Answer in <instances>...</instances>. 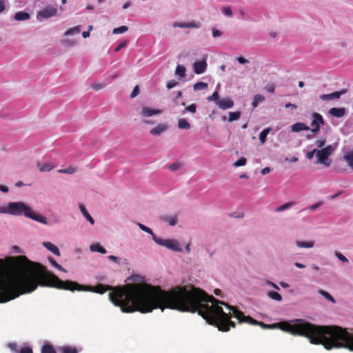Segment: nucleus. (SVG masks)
<instances>
[{
  "instance_id": "obj_45",
  "label": "nucleus",
  "mask_w": 353,
  "mask_h": 353,
  "mask_svg": "<svg viewBox=\"0 0 353 353\" xmlns=\"http://www.w3.org/2000/svg\"><path fill=\"white\" fill-rule=\"evenodd\" d=\"M178 83L174 80H170L167 82L166 86L168 89L173 88L175 87Z\"/></svg>"
},
{
  "instance_id": "obj_56",
  "label": "nucleus",
  "mask_w": 353,
  "mask_h": 353,
  "mask_svg": "<svg viewBox=\"0 0 353 353\" xmlns=\"http://www.w3.org/2000/svg\"><path fill=\"white\" fill-rule=\"evenodd\" d=\"M126 46V43H120L116 48H115V51L116 52H118L119 50H120L121 48H124L125 46Z\"/></svg>"
},
{
  "instance_id": "obj_4",
  "label": "nucleus",
  "mask_w": 353,
  "mask_h": 353,
  "mask_svg": "<svg viewBox=\"0 0 353 353\" xmlns=\"http://www.w3.org/2000/svg\"><path fill=\"white\" fill-rule=\"evenodd\" d=\"M336 150V146L328 145L325 148H322L321 150H317L316 151V157L317 161L316 163L324 164L326 166H329L330 165L331 161L328 160V157L332 154V152Z\"/></svg>"
},
{
  "instance_id": "obj_10",
  "label": "nucleus",
  "mask_w": 353,
  "mask_h": 353,
  "mask_svg": "<svg viewBox=\"0 0 353 353\" xmlns=\"http://www.w3.org/2000/svg\"><path fill=\"white\" fill-rule=\"evenodd\" d=\"M162 110L160 109H154L150 107H143L140 112L143 117H148L154 114H161Z\"/></svg>"
},
{
  "instance_id": "obj_33",
  "label": "nucleus",
  "mask_w": 353,
  "mask_h": 353,
  "mask_svg": "<svg viewBox=\"0 0 353 353\" xmlns=\"http://www.w3.org/2000/svg\"><path fill=\"white\" fill-rule=\"evenodd\" d=\"M61 353H77V350L75 347L65 346L61 348Z\"/></svg>"
},
{
  "instance_id": "obj_23",
  "label": "nucleus",
  "mask_w": 353,
  "mask_h": 353,
  "mask_svg": "<svg viewBox=\"0 0 353 353\" xmlns=\"http://www.w3.org/2000/svg\"><path fill=\"white\" fill-rule=\"evenodd\" d=\"M265 100V97L261 94H256L254 97L252 102V106L253 108H256L259 103H262Z\"/></svg>"
},
{
  "instance_id": "obj_59",
  "label": "nucleus",
  "mask_w": 353,
  "mask_h": 353,
  "mask_svg": "<svg viewBox=\"0 0 353 353\" xmlns=\"http://www.w3.org/2000/svg\"><path fill=\"white\" fill-rule=\"evenodd\" d=\"M321 205V203H315V204H314V205H311V206L310 207V210H314L316 209V208H317L319 206H320Z\"/></svg>"
},
{
  "instance_id": "obj_30",
  "label": "nucleus",
  "mask_w": 353,
  "mask_h": 353,
  "mask_svg": "<svg viewBox=\"0 0 353 353\" xmlns=\"http://www.w3.org/2000/svg\"><path fill=\"white\" fill-rule=\"evenodd\" d=\"M77 168L75 167L69 166L67 168L65 169H60L58 170V172L63 173V174H74L76 172Z\"/></svg>"
},
{
  "instance_id": "obj_2",
  "label": "nucleus",
  "mask_w": 353,
  "mask_h": 353,
  "mask_svg": "<svg viewBox=\"0 0 353 353\" xmlns=\"http://www.w3.org/2000/svg\"><path fill=\"white\" fill-rule=\"evenodd\" d=\"M11 270L3 279H0V303H6L21 294L34 291L39 285L59 290L91 291L103 294L110 289L102 284L86 286L76 281H62L39 263L30 261L20 255L11 259Z\"/></svg>"
},
{
  "instance_id": "obj_39",
  "label": "nucleus",
  "mask_w": 353,
  "mask_h": 353,
  "mask_svg": "<svg viewBox=\"0 0 353 353\" xmlns=\"http://www.w3.org/2000/svg\"><path fill=\"white\" fill-rule=\"evenodd\" d=\"M319 293L321 295H323L325 298H326L327 300L330 301L332 303H335L334 299L327 292L321 290L319 291Z\"/></svg>"
},
{
  "instance_id": "obj_27",
  "label": "nucleus",
  "mask_w": 353,
  "mask_h": 353,
  "mask_svg": "<svg viewBox=\"0 0 353 353\" xmlns=\"http://www.w3.org/2000/svg\"><path fill=\"white\" fill-rule=\"evenodd\" d=\"M178 128L180 129H190V124L184 119H180L178 121Z\"/></svg>"
},
{
  "instance_id": "obj_58",
  "label": "nucleus",
  "mask_w": 353,
  "mask_h": 353,
  "mask_svg": "<svg viewBox=\"0 0 353 353\" xmlns=\"http://www.w3.org/2000/svg\"><path fill=\"white\" fill-rule=\"evenodd\" d=\"M0 190L3 192H8L9 190L7 186L0 185Z\"/></svg>"
},
{
  "instance_id": "obj_13",
  "label": "nucleus",
  "mask_w": 353,
  "mask_h": 353,
  "mask_svg": "<svg viewBox=\"0 0 353 353\" xmlns=\"http://www.w3.org/2000/svg\"><path fill=\"white\" fill-rule=\"evenodd\" d=\"M291 129L292 132H298L301 130H308L310 128L305 123L297 122L292 125Z\"/></svg>"
},
{
  "instance_id": "obj_15",
  "label": "nucleus",
  "mask_w": 353,
  "mask_h": 353,
  "mask_svg": "<svg viewBox=\"0 0 353 353\" xmlns=\"http://www.w3.org/2000/svg\"><path fill=\"white\" fill-rule=\"evenodd\" d=\"M43 245L47 250L52 252L54 254L60 256V252L57 245L50 242H43Z\"/></svg>"
},
{
  "instance_id": "obj_11",
  "label": "nucleus",
  "mask_w": 353,
  "mask_h": 353,
  "mask_svg": "<svg viewBox=\"0 0 353 353\" xmlns=\"http://www.w3.org/2000/svg\"><path fill=\"white\" fill-rule=\"evenodd\" d=\"M216 105L222 110H227L234 106V101L229 98H223L219 99L216 102Z\"/></svg>"
},
{
  "instance_id": "obj_44",
  "label": "nucleus",
  "mask_w": 353,
  "mask_h": 353,
  "mask_svg": "<svg viewBox=\"0 0 353 353\" xmlns=\"http://www.w3.org/2000/svg\"><path fill=\"white\" fill-rule=\"evenodd\" d=\"M185 110L186 111H188L190 112H192V113H195L196 111V105L194 104V103H192L190 105H188L186 108H185Z\"/></svg>"
},
{
  "instance_id": "obj_3",
  "label": "nucleus",
  "mask_w": 353,
  "mask_h": 353,
  "mask_svg": "<svg viewBox=\"0 0 353 353\" xmlns=\"http://www.w3.org/2000/svg\"><path fill=\"white\" fill-rule=\"evenodd\" d=\"M0 213L9 214L14 216L23 215L35 221L47 224L46 217L39 214L35 213L32 208L23 202H10L6 207L0 208Z\"/></svg>"
},
{
  "instance_id": "obj_62",
  "label": "nucleus",
  "mask_w": 353,
  "mask_h": 353,
  "mask_svg": "<svg viewBox=\"0 0 353 353\" xmlns=\"http://www.w3.org/2000/svg\"><path fill=\"white\" fill-rule=\"evenodd\" d=\"M8 346L12 350H17V344L16 343H10Z\"/></svg>"
},
{
  "instance_id": "obj_51",
  "label": "nucleus",
  "mask_w": 353,
  "mask_h": 353,
  "mask_svg": "<svg viewBox=\"0 0 353 353\" xmlns=\"http://www.w3.org/2000/svg\"><path fill=\"white\" fill-rule=\"evenodd\" d=\"M316 151H317V149H314L312 151H310V152H307V154H306L307 158L309 159H312L313 157H314V154H316Z\"/></svg>"
},
{
  "instance_id": "obj_31",
  "label": "nucleus",
  "mask_w": 353,
  "mask_h": 353,
  "mask_svg": "<svg viewBox=\"0 0 353 353\" xmlns=\"http://www.w3.org/2000/svg\"><path fill=\"white\" fill-rule=\"evenodd\" d=\"M185 68L181 65H179L176 67L175 73L180 77H183L185 74Z\"/></svg>"
},
{
  "instance_id": "obj_60",
  "label": "nucleus",
  "mask_w": 353,
  "mask_h": 353,
  "mask_svg": "<svg viewBox=\"0 0 353 353\" xmlns=\"http://www.w3.org/2000/svg\"><path fill=\"white\" fill-rule=\"evenodd\" d=\"M294 265H295L296 267L299 268H301V269L304 268L305 267V265H303V264H302V263H299V262H296V263H294Z\"/></svg>"
},
{
  "instance_id": "obj_57",
  "label": "nucleus",
  "mask_w": 353,
  "mask_h": 353,
  "mask_svg": "<svg viewBox=\"0 0 353 353\" xmlns=\"http://www.w3.org/2000/svg\"><path fill=\"white\" fill-rule=\"evenodd\" d=\"M108 259L110 260V261H112L115 263H118V257L115 256H113V255H110L108 256Z\"/></svg>"
},
{
  "instance_id": "obj_16",
  "label": "nucleus",
  "mask_w": 353,
  "mask_h": 353,
  "mask_svg": "<svg viewBox=\"0 0 353 353\" xmlns=\"http://www.w3.org/2000/svg\"><path fill=\"white\" fill-rule=\"evenodd\" d=\"M37 168H39L40 172H49L54 168V165L51 163H41L40 162H37Z\"/></svg>"
},
{
  "instance_id": "obj_55",
  "label": "nucleus",
  "mask_w": 353,
  "mask_h": 353,
  "mask_svg": "<svg viewBox=\"0 0 353 353\" xmlns=\"http://www.w3.org/2000/svg\"><path fill=\"white\" fill-rule=\"evenodd\" d=\"M212 34L214 37H218L221 35V32L218 30H213Z\"/></svg>"
},
{
  "instance_id": "obj_36",
  "label": "nucleus",
  "mask_w": 353,
  "mask_h": 353,
  "mask_svg": "<svg viewBox=\"0 0 353 353\" xmlns=\"http://www.w3.org/2000/svg\"><path fill=\"white\" fill-rule=\"evenodd\" d=\"M79 32H80V27L79 26H76V27H74V28L68 29L65 32V35H66V36L72 35V34H74L75 33H79Z\"/></svg>"
},
{
  "instance_id": "obj_63",
  "label": "nucleus",
  "mask_w": 353,
  "mask_h": 353,
  "mask_svg": "<svg viewBox=\"0 0 353 353\" xmlns=\"http://www.w3.org/2000/svg\"><path fill=\"white\" fill-rule=\"evenodd\" d=\"M82 36L83 38H87L90 36V31H83L82 32Z\"/></svg>"
},
{
  "instance_id": "obj_7",
  "label": "nucleus",
  "mask_w": 353,
  "mask_h": 353,
  "mask_svg": "<svg viewBox=\"0 0 353 353\" xmlns=\"http://www.w3.org/2000/svg\"><path fill=\"white\" fill-rule=\"evenodd\" d=\"M312 117L313 120L311 123V125L313 127V128L311 130V131L313 133H316L320 130L321 124L324 123V120L323 117L317 112L313 113Z\"/></svg>"
},
{
  "instance_id": "obj_28",
  "label": "nucleus",
  "mask_w": 353,
  "mask_h": 353,
  "mask_svg": "<svg viewBox=\"0 0 353 353\" xmlns=\"http://www.w3.org/2000/svg\"><path fill=\"white\" fill-rule=\"evenodd\" d=\"M240 117H241V112L239 111L230 112L228 121L232 122L234 121L238 120L240 118Z\"/></svg>"
},
{
  "instance_id": "obj_24",
  "label": "nucleus",
  "mask_w": 353,
  "mask_h": 353,
  "mask_svg": "<svg viewBox=\"0 0 353 353\" xmlns=\"http://www.w3.org/2000/svg\"><path fill=\"white\" fill-rule=\"evenodd\" d=\"M296 244L299 248H311L314 246V242L313 241H297L296 242Z\"/></svg>"
},
{
  "instance_id": "obj_32",
  "label": "nucleus",
  "mask_w": 353,
  "mask_h": 353,
  "mask_svg": "<svg viewBox=\"0 0 353 353\" xmlns=\"http://www.w3.org/2000/svg\"><path fill=\"white\" fill-rule=\"evenodd\" d=\"M193 88L194 90H205L208 88V83L204 82H197L194 85Z\"/></svg>"
},
{
  "instance_id": "obj_48",
  "label": "nucleus",
  "mask_w": 353,
  "mask_h": 353,
  "mask_svg": "<svg viewBox=\"0 0 353 353\" xmlns=\"http://www.w3.org/2000/svg\"><path fill=\"white\" fill-rule=\"evenodd\" d=\"M19 353H33V352L31 347H24L21 348Z\"/></svg>"
},
{
  "instance_id": "obj_8",
  "label": "nucleus",
  "mask_w": 353,
  "mask_h": 353,
  "mask_svg": "<svg viewBox=\"0 0 353 353\" xmlns=\"http://www.w3.org/2000/svg\"><path fill=\"white\" fill-rule=\"evenodd\" d=\"M347 90L343 89L340 91L334 92L330 94H325L320 96V99L323 101H330L336 99L341 97V95L345 94Z\"/></svg>"
},
{
  "instance_id": "obj_54",
  "label": "nucleus",
  "mask_w": 353,
  "mask_h": 353,
  "mask_svg": "<svg viewBox=\"0 0 353 353\" xmlns=\"http://www.w3.org/2000/svg\"><path fill=\"white\" fill-rule=\"evenodd\" d=\"M270 172V169L269 167H265L264 168H263L261 171V173L263 175L269 173Z\"/></svg>"
},
{
  "instance_id": "obj_40",
  "label": "nucleus",
  "mask_w": 353,
  "mask_h": 353,
  "mask_svg": "<svg viewBox=\"0 0 353 353\" xmlns=\"http://www.w3.org/2000/svg\"><path fill=\"white\" fill-rule=\"evenodd\" d=\"M208 100L209 101H216V102L219 101V94L218 90L214 91L211 96L208 97Z\"/></svg>"
},
{
  "instance_id": "obj_20",
  "label": "nucleus",
  "mask_w": 353,
  "mask_h": 353,
  "mask_svg": "<svg viewBox=\"0 0 353 353\" xmlns=\"http://www.w3.org/2000/svg\"><path fill=\"white\" fill-rule=\"evenodd\" d=\"M90 249L92 252H97L101 254H105L107 252L106 250L101 247L98 243L91 245Z\"/></svg>"
},
{
  "instance_id": "obj_47",
  "label": "nucleus",
  "mask_w": 353,
  "mask_h": 353,
  "mask_svg": "<svg viewBox=\"0 0 353 353\" xmlns=\"http://www.w3.org/2000/svg\"><path fill=\"white\" fill-rule=\"evenodd\" d=\"M223 13H224L225 15H227V16H228V17H231V16L232 15V9H231L230 7H228V6H227V7H224V8H223Z\"/></svg>"
},
{
  "instance_id": "obj_21",
  "label": "nucleus",
  "mask_w": 353,
  "mask_h": 353,
  "mask_svg": "<svg viewBox=\"0 0 353 353\" xmlns=\"http://www.w3.org/2000/svg\"><path fill=\"white\" fill-rule=\"evenodd\" d=\"M41 353H57V352L51 344L46 343L42 346Z\"/></svg>"
},
{
  "instance_id": "obj_38",
  "label": "nucleus",
  "mask_w": 353,
  "mask_h": 353,
  "mask_svg": "<svg viewBox=\"0 0 353 353\" xmlns=\"http://www.w3.org/2000/svg\"><path fill=\"white\" fill-rule=\"evenodd\" d=\"M128 30V28L125 26H122L119 28H116L113 30L114 34H121L126 32Z\"/></svg>"
},
{
  "instance_id": "obj_34",
  "label": "nucleus",
  "mask_w": 353,
  "mask_h": 353,
  "mask_svg": "<svg viewBox=\"0 0 353 353\" xmlns=\"http://www.w3.org/2000/svg\"><path fill=\"white\" fill-rule=\"evenodd\" d=\"M48 259H49L50 263L54 267H55L56 268H57L58 270H59L61 271L66 272V270L61 265H59L58 263H57V261L52 257L50 256L48 258Z\"/></svg>"
},
{
  "instance_id": "obj_19",
  "label": "nucleus",
  "mask_w": 353,
  "mask_h": 353,
  "mask_svg": "<svg viewBox=\"0 0 353 353\" xmlns=\"http://www.w3.org/2000/svg\"><path fill=\"white\" fill-rule=\"evenodd\" d=\"M174 27H179V28H199V25L197 23H195L194 22L191 23H175L174 24Z\"/></svg>"
},
{
  "instance_id": "obj_22",
  "label": "nucleus",
  "mask_w": 353,
  "mask_h": 353,
  "mask_svg": "<svg viewBox=\"0 0 353 353\" xmlns=\"http://www.w3.org/2000/svg\"><path fill=\"white\" fill-rule=\"evenodd\" d=\"M81 212L83 214V216L85 217V219L91 223L94 224V221L93 218L90 215L88 212L87 211L85 207L83 205H80L79 206Z\"/></svg>"
},
{
  "instance_id": "obj_9",
  "label": "nucleus",
  "mask_w": 353,
  "mask_h": 353,
  "mask_svg": "<svg viewBox=\"0 0 353 353\" xmlns=\"http://www.w3.org/2000/svg\"><path fill=\"white\" fill-rule=\"evenodd\" d=\"M207 66H208V64L205 60H202L200 61H196L193 64L194 72L196 74H201L205 71Z\"/></svg>"
},
{
  "instance_id": "obj_46",
  "label": "nucleus",
  "mask_w": 353,
  "mask_h": 353,
  "mask_svg": "<svg viewBox=\"0 0 353 353\" xmlns=\"http://www.w3.org/2000/svg\"><path fill=\"white\" fill-rule=\"evenodd\" d=\"M181 164L179 163H174L169 165V169L172 171H176L179 169Z\"/></svg>"
},
{
  "instance_id": "obj_12",
  "label": "nucleus",
  "mask_w": 353,
  "mask_h": 353,
  "mask_svg": "<svg viewBox=\"0 0 353 353\" xmlns=\"http://www.w3.org/2000/svg\"><path fill=\"white\" fill-rule=\"evenodd\" d=\"M346 113V110L344 108H332L329 110V114L336 118L343 117Z\"/></svg>"
},
{
  "instance_id": "obj_17",
  "label": "nucleus",
  "mask_w": 353,
  "mask_h": 353,
  "mask_svg": "<svg viewBox=\"0 0 353 353\" xmlns=\"http://www.w3.org/2000/svg\"><path fill=\"white\" fill-rule=\"evenodd\" d=\"M30 15L29 13L23 11L16 12L14 15V19L17 21L28 20L30 19Z\"/></svg>"
},
{
  "instance_id": "obj_49",
  "label": "nucleus",
  "mask_w": 353,
  "mask_h": 353,
  "mask_svg": "<svg viewBox=\"0 0 353 353\" xmlns=\"http://www.w3.org/2000/svg\"><path fill=\"white\" fill-rule=\"evenodd\" d=\"M91 87L94 90H99L104 88V85L101 83H94L92 84Z\"/></svg>"
},
{
  "instance_id": "obj_6",
  "label": "nucleus",
  "mask_w": 353,
  "mask_h": 353,
  "mask_svg": "<svg viewBox=\"0 0 353 353\" xmlns=\"http://www.w3.org/2000/svg\"><path fill=\"white\" fill-rule=\"evenodd\" d=\"M57 13V8L54 6H47L45 8L40 10L37 14V19L41 20L42 19H48L54 17Z\"/></svg>"
},
{
  "instance_id": "obj_53",
  "label": "nucleus",
  "mask_w": 353,
  "mask_h": 353,
  "mask_svg": "<svg viewBox=\"0 0 353 353\" xmlns=\"http://www.w3.org/2000/svg\"><path fill=\"white\" fill-rule=\"evenodd\" d=\"M265 88H266V90L270 93L274 92L275 87L274 85H268Z\"/></svg>"
},
{
  "instance_id": "obj_50",
  "label": "nucleus",
  "mask_w": 353,
  "mask_h": 353,
  "mask_svg": "<svg viewBox=\"0 0 353 353\" xmlns=\"http://www.w3.org/2000/svg\"><path fill=\"white\" fill-rule=\"evenodd\" d=\"M325 142H326L325 139H321L316 141V145L319 148L322 149L323 147L325 145Z\"/></svg>"
},
{
  "instance_id": "obj_52",
  "label": "nucleus",
  "mask_w": 353,
  "mask_h": 353,
  "mask_svg": "<svg viewBox=\"0 0 353 353\" xmlns=\"http://www.w3.org/2000/svg\"><path fill=\"white\" fill-rule=\"evenodd\" d=\"M237 61L241 64H244V63H247L249 62V61L248 59H245L244 57H237Z\"/></svg>"
},
{
  "instance_id": "obj_1",
  "label": "nucleus",
  "mask_w": 353,
  "mask_h": 353,
  "mask_svg": "<svg viewBox=\"0 0 353 353\" xmlns=\"http://www.w3.org/2000/svg\"><path fill=\"white\" fill-rule=\"evenodd\" d=\"M158 308L162 311L170 308L181 312H197L208 324L221 332H228L236 327V323L231 321L233 316L239 323L259 325L263 329L279 328L292 335L306 337L311 343L323 345L326 350L345 347L353 351V334L337 325H317L299 319H294V323L283 321L269 325L245 316L236 307L198 288L187 290L182 287L165 291L159 286L146 283L125 285V312L148 313Z\"/></svg>"
},
{
  "instance_id": "obj_14",
  "label": "nucleus",
  "mask_w": 353,
  "mask_h": 353,
  "mask_svg": "<svg viewBox=\"0 0 353 353\" xmlns=\"http://www.w3.org/2000/svg\"><path fill=\"white\" fill-rule=\"evenodd\" d=\"M168 128L165 124H159L150 130V134L152 135H159L162 132H165Z\"/></svg>"
},
{
  "instance_id": "obj_29",
  "label": "nucleus",
  "mask_w": 353,
  "mask_h": 353,
  "mask_svg": "<svg viewBox=\"0 0 353 353\" xmlns=\"http://www.w3.org/2000/svg\"><path fill=\"white\" fill-rule=\"evenodd\" d=\"M268 296L275 301H281L282 300V296L276 292L270 291L268 292Z\"/></svg>"
},
{
  "instance_id": "obj_64",
  "label": "nucleus",
  "mask_w": 353,
  "mask_h": 353,
  "mask_svg": "<svg viewBox=\"0 0 353 353\" xmlns=\"http://www.w3.org/2000/svg\"><path fill=\"white\" fill-rule=\"evenodd\" d=\"M280 285H281V287H283V288H289V286H290L288 283H285V282H283V281L280 283Z\"/></svg>"
},
{
  "instance_id": "obj_61",
  "label": "nucleus",
  "mask_w": 353,
  "mask_h": 353,
  "mask_svg": "<svg viewBox=\"0 0 353 353\" xmlns=\"http://www.w3.org/2000/svg\"><path fill=\"white\" fill-rule=\"evenodd\" d=\"M285 107L286 108H294V109H296L297 108L296 105L295 104H292L291 103H288L285 105Z\"/></svg>"
},
{
  "instance_id": "obj_5",
  "label": "nucleus",
  "mask_w": 353,
  "mask_h": 353,
  "mask_svg": "<svg viewBox=\"0 0 353 353\" xmlns=\"http://www.w3.org/2000/svg\"><path fill=\"white\" fill-rule=\"evenodd\" d=\"M154 241L158 245L164 246L171 250L175 252L182 251V248L180 247L179 242L176 240L168 239L165 240L158 238L157 236H154Z\"/></svg>"
},
{
  "instance_id": "obj_43",
  "label": "nucleus",
  "mask_w": 353,
  "mask_h": 353,
  "mask_svg": "<svg viewBox=\"0 0 353 353\" xmlns=\"http://www.w3.org/2000/svg\"><path fill=\"white\" fill-rule=\"evenodd\" d=\"M140 92V90H139V85H136L132 92H131V94H130V98L133 99L134 97H136Z\"/></svg>"
},
{
  "instance_id": "obj_41",
  "label": "nucleus",
  "mask_w": 353,
  "mask_h": 353,
  "mask_svg": "<svg viewBox=\"0 0 353 353\" xmlns=\"http://www.w3.org/2000/svg\"><path fill=\"white\" fill-rule=\"evenodd\" d=\"M246 162H247L246 159L244 157H241L234 163V165L235 167L243 166L246 164Z\"/></svg>"
},
{
  "instance_id": "obj_35",
  "label": "nucleus",
  "mask_w": 353,
  "mask_h": 353,
  "mask_svg": "<svg viewBox=\"0 0 353 353\" xmlns=\"http://www.w3.org/2000/svg\"><path fill=\"white\" fill-rule=\"evenodd\" d=\"M139 226L141 230H142L143 231L151 234L152 236V239L154 240V236H156L153 231L148 227L145 226V225L143 224H141V223H139Z\"/></svg>"
},
{
  "instance_id": "obj_42",
  "label": "nucleus",
  "mask_w": 353,
  "mask_h": 353,
  "mask_svg": "<svg viewBox=\"0 0 353 353\" xmlns=\"http://www.w3.org/2000/svg\"><path fill=\"white\" fill-rule=\"evenodd\" d=\"M335 256L339 259L341 260V261L344 262V263H347L348 262V259H347V257H345L344 255H343L341 252H335Z\"/></svg>"
},
{
  "instance_id": "obj_25",
  "label": "nucleus",
  "mask_w": 353,
  "mask_h": 353,
  "mask_svg": "<svg viewBox=\"0 0 353 353\" xmlns=\"http://www.w3.org/2000/svg\"><path fill=\"white\" fill-rule=\"evenodd\" d=\"M162 219L169 223V225L174 226L178 222V219L176 216H165L162 217Z\"/></svg>"
},
{
  "instance_id": "obj_18",
  "label": "nucleus",
  "mask_w": 353,
  "mask_h": 353,
  "mask_svg": "<svg viewBox=\"0 0 353 353\" xmlns=\"http://www.w3.org/2000/svg\"><path fill=\"white\" fill-rule=\"evenodd\" d=\"M343 159L347 165L353 170V150L347 152L344 156Z\"/></svg>"
},
{
  "instance_id": "obj_37",
  "label": "nucleus",
  "mask_w": 353,
  "mask_h": 353,
  "mask_svg": "<svg viewBox=\"0 0 353 353\" xmlns=\"http://www.w3.org/2000/svg\"><path fill=\"white\" fill-rule=\"evenodd\" d=\"M294 204L293 202H288L283 205H281V206L278 207L276 209V212H282L285 210H287L288 208H289L290 206H292V205Z\"/></svg>"
},
{
  "instance_id": "obj_26",
  "label": "nucleus",
  "mask_w": 353,
  "mask_h": 353,
  "mask_svg": "<svg viewBox=\"0 0 353 353\" xmlns=\"http://www.w3.org/2000/svg\"><path fill=\"white\" fill-rule=\"evenodd\" d=\"M271 131V128H268L262 130L259 134V140L262 143H264L266 141L267 136Z\"/></svg>"
}]
</instances>
